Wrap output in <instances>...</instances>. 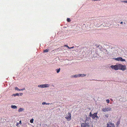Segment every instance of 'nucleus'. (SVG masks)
<instances>
[{
  "label": "nucleus",
  "mask_w": 127,
  "mask_h": 127,
  "mask_svg": "<svg viewBox=\"0 0 127 127\" xmlns=\"http://www.w3.org/2000/svg\"><path fill=\"white\" fill-rule=\"evenodd\" d=\"M19 124L18 123H17L16 124V126H17Z\"/></svg>",
  "instance_id": "obj_34"
},
{
  "label": "nucleus",
  "mask_w": 127,
  "mask_h": 127,
  "mask_svg": "<svg viewBox=\"0 0 127 127\" xmlns=\"http://www.w3.org/2000/svg\"><path fill=\"white\" fill-rule=\"evenodd\" d=\"M124 23L125 24H126V23L125 22H124Z\"/></svg>",
  "instance_id": "obj_37"
},
{
  "label": "nucleus",
  "mask_w": 127,
  "mask_h": 127,
  "mask_svg": "<svg viewBox=\"0 0 127 127\" xmlns=\"http://www.w3.org/2000/svg\"><path fill=\"white\" fill-rule=\"evenodd\" d=\"M65 118L68 121L70 120L71 119V113L69 112L66 114V116Z\"/></svg>",
  "instance_id": "obj_3"
},
{
  "label": "nucleus",
  "mask_w": 127,
  "mask_h": 127,
  "mask_svg": "<svg viewBox=\"0 0 127 127\" xmlns=\"http://www.w3.org/2000/svg\"><path fill=\"white\" fill-rule=\"evenodd\" d=\"M64 46H66L68 48V47H69L67 45H65Z\"/></svg>",
  "instance_id": "obj_33"
},
{
  "label": "nucleus",
  "mask_w": 127,
  "mask_h": 127,
  "mask_svg": "<svg viewBox=\"0 0 127 127\" xmlns=\"http://www.w3.org/2000/svg\"><path fill=\"white\" fill-rule=\"evenodd\" d=\"M60 68H59L58 69H56V71L57 73H59L60 72Z\"/></svg>",
  "instance_id": "obj_15"
},
{
  "label": "nucleus",
  "mask_w": 127,
  "mask_h": 127,
  "mask_svg": "<svg viewBox=\"0 0 127 127\" xmlns=\"http://www.w3.org/2000/svg\"><path fill=\"white\" fill-rule=\"evenodd\" d=\"M121 1L122 2L127 3V0Z\"/></svg>",
  "instance_id": "obj_20"
},
{
  "label": "nucleus",
  "mask_w": 127,
  "mask_h": 127,
  "mask_svg": "<svg viewBox=\"0 0 127 127\" xmlns=\"http://www.w3.org/2000/svg\"><path fill=\"white\" fill-rule=\"evenodd\" d=\"M52 104V103H46V105H49L50 104Z\"/></svg>",
  "instance_id": "obj_30"
},
{
  "label": "nucleus",
  "mask_w": 127,
  "mask_h": 127,
  "mask_svg": "<svg viewBox=\"0 0 127 127\" xmlns=\"http://www.w3.org/2000/svg\"><path fill=\"white\" fill-rule=\"evenodd\" d=\"M97 112L94 113V114H92V115L91 117L93 119H94L95 117H96L97 118H98V117L97 116Z\"/></svg>",
  "instance_id": "obj_8"
},
{
  "label": "nucleus",
  "mask_w": 127,
  "mask_h": 127,
  "mask_svg": "<svg viewBox=\"0 0 127 127\" xmlns=\"http://www.w3.org/2000/svg\"><path fill=\"white\" fill-rule=\"evenodd\" d=\"M19 89L17 87H16L15 88V90H16L19 91Z\"/></svg>",
  "instance_id": "obj_22"
},
{
  "label": "nucleus",
  "mask_w": 127,
  "mask_h": 127,
  "mask_svg": "<svg viewBox=\"0 0 127 127\" xmlns=\"http://www.w3.org/2000/svg\"><path fill=\"white\" fill-rule=\"evenodd\" d=\"M105 116L107 118H108V115L107 114L105 115Z\"/></svg>",
  "instance_id": "obj_29"
},
{
  "label": "nucleus",
  "mask_w": 127,
  "mask_h": 127,
  "mask_svg": "<svg viewBox=\"0 0 127 127\" xmlns=\"http://www.w3.org/2000/svg\"><path fill=\"white\" fill-rule=\"evenodd\" d=\"M13 96H19V94L17 93L15 94H13L12 95Z\"/></svg>",
  "instance_id": "obj_14"
},
{
  "label": "nucleus",
  "mask_w": 127,
  "mask_h": 127,
  "mask_svg": "<svg viewBox=\"0 0 127 127\" xmlns=\"http://www.w3.org/2000/svg\"><path fill=\"white\" fill-rule=\"evenodd\" d=\"M98 48L100 49V50H102V47L101 46H98Z\"/></svg>",
  "instance_id": "obj_25"
},
{
  "label": "nucleus",
  "mask_w": 127,
  "mask_h": 127,
  "mask_svg": "<svg viewBox=\"0 0 127 127\" xmlns=\"http://www.w3.org/2000/svg\"><path fill=\"white\" fill-rule=\"evenodd\" d=\"M120 123V122L119 121H118L116 123V125L117 126H118Z\"/></svg>",
  "instance_id": "obj_18"
},
{
  "label": "nucleus",
  "mask_w": 127,
  "mask_h": 127,
  "mask_svg": "<svg viewBox=\"0 0 127 127\" xmlns=\"http://www.w3.org/2000/svg\"><path fill=\"white\" fill-rule=\"evenodd\" d=\"M19 124H21V120H20V121H19Z\"/></svg>",
  "instance_id": "obj_32"
},
{
  "label": "nucleus",
  "mask_w": 127,
  "mask_h": 127,
  "mask_svg": "<svg viewBox=\"0 0 127 127\" xmlns=\"http://www.w3.org/2000/svg\"><path fill=\"white\" fill-rule=\"evenodd\" d=\"M107 127H115L114 124L108 123L107 124Z\"/></svg>",
  "instance_id": "obj_9"
},
{
  "label": "nucleus",
  "mask_w": 127,
  "mask_h": 127,
  "mask_svg": "<svg viewBox=\"0 0 127 127\" xmlns=\"http://www.w3.org/2000/svg\"><path fill=\"white\" fill-rule=\"evenodd\" d=\"M119 69L124 71L126 69V66L125 65H123L120 64H119Z\"/></svg>",
  "instance_id": "obj_1"
},
{
  "label": "nucleus",
  "mask_w": 127,
  "mask_h": 127,
  "mask_svg": "<svg viewBox=\"0 0 127 127\" xmlns=\"http://www.w3.org/2000/svg\"><path fill=\"white\" fill-rule=\"evenodd\" d=\"M104 52L105 53H106L107 52V50L105 49H104Z\"/></svg>",
  "instance_id": "obj_27"
},
{
  "label": "nucleus",
  "mask_w": 127,
  "mask_h": 127,
  "mask_svg": "<svg viewBox=\"0 0 127 127\" xmlns=\"http://www.w3.org/2000/svg\"><path fill=\"white\" fill-rule=\"evenodd\" d=\"M106 101L107 103H109L110 102V100L109 99H107L106 100Z\"/></svg>",
  "instance_id": "obj_23"
},
{
  "label": "nucleus",
  "mask_w": 127,
  "mask_h": 127,
  "mask_svg": "<svg viewBox=\"0 0 127 127\" xmlns=\"http://www.w3.org/2000/svg\"><path fill=\"white\" fill-rule=\"evenodd\" d=\"M80 77V74H76L74 75H73L72 76V77L74 78H77L79 77Z\"/></svg>",
  "instance_id": "obj_10"
},
{
  "label": "nucleus",
  "mask_w": 127,
  "mask_h": 127,
  "mask_svg": "<svg viewBox=\"0 0 127 127\" xmlns=\"http://www.w3.org/2000/svg\"><path fill=\"white\" fill-rule=\"evenodd\" d=\"M25 88H24L23 89H19V91H23V90H25Z\"/></svg>",
  "instance_id": "obj_19"
},
{
  "label": "nucleus",
  "mask_w": 127,
  "mask_h": 127,
  "mask_svg": "<svg viewBox=\"0 0 127 127\" xmlns=\"http://www.w3.org/2000/svg\"><path fill=\"white\" fill-rule=\"evenodd\" d=\"M11 108L14 109L17 108V107L15 105H11Z\"/></svg>",
  "instance_id": "obj_12"
},
{
  "label": "nucleus",
  "mask_w": 127,
  "mask_h": 127,
  "mask_svg": "<svg viewBox=\"0 0 127 127\" xmlns=\"http://www.w3.org/2000/svg\"><path fill=\"white\" fill-rule=\"evenodd\" d=\"M46 103L45 102H43L42 103V105L46 104Z\"/></svg>",
  "instance_id": "obj_26"
},
{
  "label": "nucleus",
  "mask_w": 127,
  "mask_h": 127,
  "mask_svg": "<svg viewBox=\"0 0 127 127\" xmlns=\"http://www.w3.org/2000/svg\"><path fill=\"white\" fill-rule=\"evenodd\" d=\"M50 86V85L47 84H44L39 85L38 86V87L41 88H44L49 87Z\"/></svg>",
  "instance_id": "obj_2"
},
{
  "label": "nucleus",
  "mask_w": 127,
  "mask_h": 127,
  "mask_svg": "<svg viewBox=\"0 0 127 127\" xmlns=\"http://www.w3.org/2000/svg\"><path fill=\"white\" fill-rule=\"evenodd\" d=\"M111 108L110 107H106L105 108H103L102 110L103 112L108 111H111Z\"/></svg>",
  "instance_id": "obj_7"
},
{
  "label": "nucleus",
  "mask_w": 127,
  "mask_h": 127,
  "mask_svg": "<svg viewBox=\"0 0 127 127\" xmlns=\"http://www.w3.org/2000/svg\"><path fill=\"white\" fill-rule=\"evenodd\" d=\"M92 114L91 112H90L89 113V116L91 117H92Z\"/></svg>",
  "instance_id": "obj_24"
},
{
  "label": "nucleus",
  "mask_w": 127,
  "mask_h": 127,
  "mask_svg": "<svg viewBox=\"0 0 127 127\" xmlns=\"http://www.w3.org/2000/svg\"><path fill=\"white\" fill-rule=\"evenodd\" d=\"M74 47L73 46L71 47H68V48L69 49H71V48H73Z\"/></svg>",
  "instance_id": "obj_28"
},
{
  "label": "nucleus",
  "mask_w": 127,
  "mask_h": 127,
  "mask_svg": "<svg viewBox=\"0 0 127 127\" xmlns=\"http://www.w3.org/2000/svg\"><path fill=\"white\" fill-rule=\"evenodd\" d=\"M93 57H96V56H94V55Z\"/></svg>",
  "instance_id": "obj_36"
},
{
  "label": "nucleus",
  "mask_w": 127,
  "mask_h": 127,
  "mask_svg": "<svg viewBox=\"0 0 127 127\" xmlns=\"http://www.w3.org/2000/svg\"><path fill=\"white\" fill-rule=\"evenodd\" d=\"M34 119H31L30 121V122L31 123H33V122Z\"/></svg>",
  "instance_id": "obj_17"
},
{
  "label": "nucleus",
  "mask_w": 127,
  "mask_h": 127,
  "mask_svg": "<svg viewBox=\"0 0 127 127\" xmlns=\"http://www.w3.org/2000/svg\"><path fill=\"white\" fill-rule=\"evenodd\" d=\"M123 22H120V24H123Z\"/></svg>",
  "instance_id": "obj_35"
},
{
  "label": "nucleus",
  "mask_w": 127,
  "mask_h": 127,
  "mask_svg": "<svg viewBox=\"0 0 127 127\" xmlns=\"http://www.w3.org/2000/svg\"><path fill=\"white\" fill-rule=\"evenodd\" d=\"M49 50V49H47L45 50H44V51H43V52H48Z\"/></svg>",
  "instance_id": "obj_16"
},
{
  "label": "nucleus",
  "mask_w": 127,
  "mask_h": 127,
  "mask_svg": "<svg viewBox=\"0 0 127 127\" xmlns=\"http://www.w3.org/2000/svg\"><path fill=\"white\" fill-rule=\"evenodd\" d=\"M89 125L88 123L86 122L82 123L81 124V127H89Z\"/></svg>",
  "instance_id": "obj_6"
},
{
  "label": "nucleus",
  "mask_w": 127,
  "mask_h": 127,
  "mask_svg": "<svg viewBox=\"0 0 127 127\" xmlns=\"http://www.w3.org/2000/svg\"><path fill=\"white\" fill-rule=\"evenodd\" d=\"M20 95L21 96H22V95L23 94L22 93H20Z\"/></svg>",
  "instance_id": "obj_31"
},
{
  "label": "nucleus",
  "mask_w": 127,
  "mask_h": 127,
  "mask_svg": "<svg viewBox=\"0 0 127 127\" xmlns=\"http://www.w3.org/2000/svg\"><path fill=\"white\" fill-rule=\"evenodd\" d=\"M80 77H83L86 76V74H80Z\"/></svg>",
  "instance_id": "obj_13"
},
{
  "label": "nucleus",
  "mask_w": 127,
  "mask_h": 127,
  "mask_svg": "<svg viewBox=\"0 0 127 127\" xmlns=\"http://www.w3.org/2000/svg\"><path fill=\"white\" fill-rule=\"evenodd\" d=\"M114 60L118 61H121L122 62L125 61V59H123L122 57H119L117 58H114Z\"/></svg>",
  "instance_id": "obj_5"
},
{
  "label": "nucleus",
  "mask_w": 127,
  "mask_h": 127,
  "mask_svg": "<svg viewBox=\"0 0 127 127\" xmlns=\"http://www.w3.org/2000/svg\"><path fill=\"white\" fill-rule=\"evenodd\" d=\"M67 21L68 22H70V19L69 18H67Z\"/></svg>",
  "instance_id": "obj_21"
},
{
  "label": "nucleus",
  "mask_w": 127,
  "mask_h": 127,
  "mask_svg": "<svg viewBox=\"0 0 127 127\" xmlns=\"http://www.w3.org/2000/svg\"><path fill=\"white\" fill-rule=\"evenodd\" d=\"M110 67L112 69H114L115 70H118L119 69V64L114 65H111Z\"/></svg>",
  "instance_id": "obj_4"
},
{
  "label": "nucleus",
  "mask_w": 127,
  "mask_h": 127,
  "mask_svg": "<svg viewBox=\"0 0 127 127\" xmlns=\"http://www.w3.org/2000/svg\"><path fill=\"white\" fill-rule=\"evenodd\" d=\"M24 110V108H20L18 110V112H21L23 111Z\"/></svg>",
  "instance_id": "obj_11"
}]
</instances>
